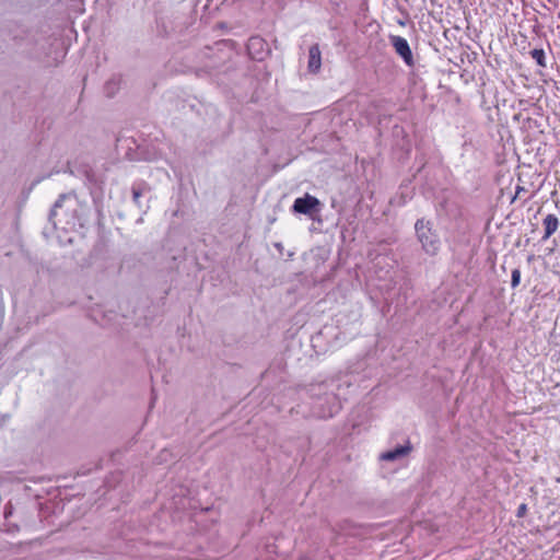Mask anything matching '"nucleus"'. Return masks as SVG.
<instances>
[{
	"instance_id": "obj_1",
	"label": "nucleus",
	"mask_w": 560,
	"mask_h": 560,
	"mask_svg": "<svg viewBox=\"0 0 560 560\" xmlns=\"http://www.w3.org/2000/svg\"><path fill=\"white\" fill-rule=\"evenodd\" d=\"M416 232L422 248L430 255H435L440 248V240L432 231L429 222L418 220L416 223Z\"/></svg>"
},
{
	"instance_id": "obj_2",
	"label": "nucleus",
	"mask_w": 560,
	"mask_h": 560,
	"mask_svg": "<svg viewBox=\"0 0 560 560\" xmlns=\"http://www.w3.org/2000/svg\"><path fill=\"white\" fill-rule=\"evenodd\" d=\"M322 400L323 399L319 398L316 402L317 410L315 411V415L318 418H331L339 411V409L341 407L340 401L338 400V398L335 395H327L324 398L325 404L327 405L326 407L324 406Z\"/></svg>"
},
{
	"instance_id": "obj_3",
	"label": "nucleus",
	"mask_w": 560,
	"mask_h": 560,
	"mask_svg": "<svg viewBox=\"0 0 560 560\" xmlns=\"http://www.w3.org/2000/svg\"><path fill=\"white\" fill-rule=\"evenodd\" d=\"M319 206L320 202L316 197L305 194L304 197L294 200L292 209L296 213L312 215L314 211H318Z\"/></svg>"
},
{
	"instance_id": "obj_4",
	"label": "nucleus",
	"mask_w": 560,
	"mask_h": 560,
	"mask_svg": "<svg viewBox=\"0 0 560 560\" xmlns=\"http://www.w3.org/2000/svg\"><path fill=\"white\" fill-rule=\"evenodd\" d=\"M392 44L395 51L404 59V61L411 66L413 62L412 52L406 38L401 36H393Z\"/></svg>"
},
{
	"instance_id": "obj_5",
	"label": "nucleus",
	"mask_w": 560,
	"mask_h": 560,
	"mask_svg": "<svg viewBox=\"0 0 560 560\" xmlns=\"http://www.w3.org/2000/svg\"><path fill=\"white\" fill-rule=\"evenodd\" d=\"M322 66L320 50L317 45H313L308 50V70L317 72Z\"/></svg>"
},
{
	"instance_id": "obj_6",
	"label": "nucleus",
	"mask_w": 560,
	"mask_h": 560,
	"mask_svg": "<svg viewBox=\"0 0 560 560\" xmlns=\"http://www.w3.org/2000/svg\"><path fill=\"white\" fill-rule=\"evenodd\" d=\"M410 450L411 448L409 445L398 446L393 451L382 453L380 459L387 462L396 460L398 458L406 456L410 452Z\"/></svg>"
},
{
	"instance_id": "obj_7",
	"label": "nucleus",
	"mask_w": 560,
	"mask_h": 560,
	"mask_svg": "<svg viewBox=\"0 0 560 560\" xmlns=\"http://www.w3.org/2000/svg\"><path fill=\"white\" fill-rule=\"evenodd\" d=\"M559 226V220L555 214H548L544 219V240H548L557 230Z\"/></svg>"
},
{
	"instance_id": "obj_8",
	"label": "nucleus",
	"mask_w": 560,
	"mask_h": 560,
	"mask_svg": "<svg viewBox=\"0 0 560 560\" xmlns=\"http://www.w3.org/2000/svg\"><path fill=\"white\" fill-rule=\"evenodd\" d=\"M264 45H265V43H264V40L261 38L253 37V38L249 39L247 48H248L249 54L252 55L253 54V49L262 48Z\"/></svg>"
},
{
	"instance_id": "obj_9",
	"label": "nucleus",
	"mask_w": 560,
	"mask_h": 560,
	"mask_svg": "<svg viewBox=\"0 0 560 560\" xmlns=\"http://www.w3.org/2000/svg\"><path fill=\"white\" fill-rule=\"evenodd\" d=\"M533 59L541 67H545V52L542 49H534L532 52Z\"/></svg>"
},
{
	"instance_id": "obj_10",
	"label": "nucleus",
	"mask_w": 560,
	"mask_h": 560,
	"mask_svg": "<svg viewBox=\"0 0 560 560\" xmlns=\"http://www.w3.org/2000/svg\"><path fill=\"white\" fill-rule=\"evenodd\" d=\"M521 282V271L518 269H514L512 271L511 284L513 288H516Z\"/></svg>"
},
{
	"instance_id": "obj_11",
	"label": "nucleus",
	"mask_w": 560,
	"mask_h": 560,
	"mask_svg": "<svg viewBox=\"0 0 560 560\" xmlns=\"http://www.w3.org/2000/svg\"><path fill=\"white\" fill-rule=\"evenodd\" d=\"M526 511V505L525 504H522L520 508H518V512H517V515L518 516H522Z\"/></svg>"
},
{
	"instance_id": "obj_12",
	"label": "nucleus",
	"mask_w": 560,
	"mask_h": 560,
	"mask_svg": "<svg viewBox=\"0 0 560 560\" xmlns=\"http://www.w3.org/2000/svg\"><path fill=\"white\" fill-rule=\"evenodd\" d=\"M140 198V192L138 190L133 191V199L138 200Z\"/></svg>"
},
{
	"instance_id": "obj_13",
	"label": "nucleus",
	"mask_w": 560,
	"mask_h": 560,
	"mask_svg": "<svg viewBox=\"0 0 560 560\" xmlns=\"http://www.w3.org/2000/svg\"><path fill=\"white\" fill-rule=\"evenodd\" d=\"M559 19H560V12H559Z\"/></svg>"
}]
</instances>
